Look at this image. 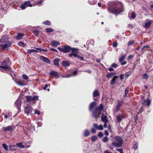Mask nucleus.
<instances>
[{
  "mask_svg": "<svg viewBox=\"0 0 153 153\" xmlns=\"http://www.w3.org/2000/svg\"><path fill=\"white\" fill-rule=\"evenodd\" d=\"M108 5V11L116 15L124 11L123 4L120 2H109Z\"/></svg>",
  "mask_w": 153,
  "mask_h": 153,
  "instance_id": "nucleus-1",
  "label": "nucleus"
},
{
  "mask_svg": "<svg viewBox=\"0 0 153 153\" xmlns=\"http://www.w3.org/2000/svg\"><path fill=\"white\" fill-rule=\"evenodd\" d=\"M123 140L119 136H116L114 137V141L112 143V145L115 147H120L122 145Z\"/></svg>",
  "mask_w": 153,
  "mask_h": 153,
  "instance_id": "nucleus-2",
  "label": "nucleus"
},
{
  "mask_svg": "<svg viewBox=\"0 0 153 153\" xmlns=\"http://www.w3.org/2000/svg\"><path fill=\"white\" fill-rule=\"evenodd\" d=\"M103 109V106L102 104H100L98 107L95 108V110L93 112V117L95 118H98L99 116L101 114Z\"/></svg>",
  "mask_w": 153,
  "mask_h": 153,
  "instance_id": "nucleus-3",
  "label": "nucleus"
},
{
  "mask_svg": "<svg viewBox=\"0 0 153 153\" xmlns=\"http://www.w3.org/2000/svg\"><path fill=\"white\" fill-rule=\"evenodd\" d=\"M11 64L9 59L4 60L1 64V65L0 66V68H1L5 69L7 71L10 70L11 68L9 65Z\"/></svg>",
  "mask_w": 153,
  "mask_h": 153,
  "instance_id": "nucleus-4",
  "label": "nucleus"
},
{
  "mask_svg": "<svg viewBox=\"0 0 153 153\" xmlns=\"http://www.w3.org/2000/svg\"><path fill=\"white\" fill-rule=\"evenodd\" d=\"M103 127L102 125H98L97 123H94L93 125V127L91 129V132L93 134L95 133L96 132V130H102Z\"/></svg>",
  "mask_w": 153,
  "mask_h": 153,
  "instance_id": "nucleus-5",
  "label": "nucleus"
},
{
  "mask_svg": "<svg viewBox=\"0 0 153 153\" xmlns=\"http://www.w3.org/2000/svg\"><path fill=\"white\" fill-rule=\"evenodd\" d=\"M71 47L69 45H65L63 48L58 47L57 49L61 52L64 53H68L71 51Z\"/></svg>",
  "mask_w": 153,
  "mask_h": 153,
  "instance_id": "nucleus-6",
  "label": "nucleus"
},
{
  "mask_svg": "<svg viewBox=\"0 0 153 153\" xmlns=\"http://www.w3.org/2000/svg\"><path fill=\"white\" fill-rule=\"evenodd\" d=\"M15 127L13 126H8L7 127H3L2 130L4 131H9L11 132L15 130Z\"/></svg>",
  "mask_w": 153,
  "mask_h": 153,
  "instance_id": "nucleus-7",
  "label": "nucleus"
},
{
  "mask_svg": "<svg viewBox=\"0 0 153 153\" xmlns=\"http://www.w3.org/2000/svg\"><path fill=\"white\" fill-rule=\"evenodd\" d=\"M5 43L4 44H0V48L4 50L10 47L12 44L11 42L10 41H8Z\"/></svg>",
  "mask_w": 153,
  "mask_h": 153,
  "instance_id": "nucleus-8",
  "label": "nucleus"
},
{
  "mask_svg": "<svg viewBox=\"0 0 153 153\" xmlns=\"http://www.w3.org/2000/svg\"><path fill=\"white\" fill-rule=\"evenodd\" d=\"M33 108L30 106H27L25 107L24 109L25 113L28 115L29 114H31L33 111Z\"/></svg>",
  "mask_w": 153,
  "mask_h": 153,
  "instance_id": "nucleus-9",
  "label": "nucleus"
},
{
  "mask_svg": "<svg viewBox=\"0 0 153 153\" xmlns=\"http://www.w3.org/2000/svg\"><path fill=\"white\" fill-rule=\"evenodd\" d=\"M125 117V115L124 114H119L117 117L116 122L117 123H119L121 120Z\"/></svg>",
  "mask_w": 153,
  "mask_h": 153,
  "instance_id": "nucleus-10",
  "label": "nucleus"
},
{
  "mask_svg": "<svg viewBox=\"0 0 153 153\" xmlns=\"http://www.w3.org/2000/svg\"><path fill=\"white\" fill-rule=\"evenodd\" d=\"M15 105L17 108L18 112L20 111V106L21 105V101L20 99H18L15 103Z\"/></svg>",
  "mask_w": 153,
  "mask_h": 153,
  "instance_id": "nucleus-11",
  "label": "nucleus"
},
{
  "mask_svg": "<svg viewBox=\"0 0 153 153\" xmlns=\"http://www.w3.org/2000/svg\"><path fill=\"white\" fill-rule=\"evenodd\" d=\"M107 117L106 116V128L107 127V130H106V136H108V132H111L112 131V130L111 129V126H110L109 125L107 127L106 123L108 122V120L107 119Z\"/></svg>",
  "mask_w": 153,
  "mask_h": 153,
  "instance_id": "nucleus-12",
  "label": "nucleus"
},
{
  "mask_svg": "<svg viewBox=\"0 0 153 153\" xmlns=\"http://www.w3.org/2000/svg\"><path fill=\"white\" fill-rule=\"evenodd\" d=\"M123 105V102L121 100H119L118 101V103L116 106V108L115 110V111L117 112L119 109Z\"/></svg>",
  "mask_w": 153,
  "mask_h": 153,
  "instance_id": "nucleus-13",
  "label": "nucleus"
},
{
  "mask_svg": "<svg viewBox=\"0 0 153 153\" xmlns=\"http://www.w3.org/2000/svg\"><path fill=\"white\" fill-rule=\"evenodd\" d=\"M40 59L41 60L47 63L50 64L51 62V61L49 59L44 56H40Z\"/></svg>",
  "mask_w": 153,
  "mask_h": 153,
  "instance_id": "nucleus-14",
  "label": "nucleus"
},
{
  "mask_svg": "<svg viewBox=\"0 0 153 153\" xmlns=\"http://www.w3.org/2000/svg\"><path fill=\"white\" fill-rule=\"evenodd\" d=\"M146 22L145 23L144 25H143L144 27L146 28H147L149 27L151 24L152 23V20H149L148 19H147L146 20Z\"/></svg>",
  "mask_w": 153,
  "mask_h": 153,
  "instance_id": "nucleus-15",
  "label": "nucleus"
},
{
  "mask_svg": "<svg viewBox=\"0 0 153 153\" xmlns=\"http://www.w3.org/2000/svg\"><path fill=\"white\" fill-rule=\"evenodd\" d=\"M51 75L56 78L58 79L59 78L58 73L54 71H51L50 73Z\"/></svg>",
  "mask_w": 153,
  "mask_h": 153,
  "instance_id": "nucleus-16",
  "label": "nucleus"
},
{
  "mask_svg": "<svg viewBox=\"0 0 153 153\" xmlns=\"http://www.w3.org/2000/svg\"><path fill=\"white\" fill-rule=\"evenodd\" d=\"M60 44V43L59 41L53 40L51 42V45L52 46L56 47L57 46V45Z\"/></svg>",
  "mask_w": 153,
  "mask_h": 153,
  "instance_id": "nucleus-17",
  "label": "nucleus"
},
{
  "mask_svg": "<svg viewBox=\"0 0 153 153\" xmlns=\"http://www.w3.org/2000/svg\"><path fill=\"white\" fill-rule=\"evenodd\" d=\"M1 42L5 43L8 42V37L6 36H4L1 37Z\"/></svg>",
  "mask_w": 153,
  "mask_h": 153,
  "instance_id": "nucleus-18",
  "label": "nucleus"
},
{
  "mask_svg": "<svg viewBox=\"0 0 153 153\" xmlns=\"http://www.w3.org/2000/svg\"><path fill=\"white\" fill-rule=\"evenodd\" d=\"M100 95V93L98 91V90H95L94 92L93 93V96L94 97V99L95 100L96 99L95 98V97H97L99 96Z\"/></svg>",
  "mask_w": 153,
  "mask_h": 153,
  "instance_id": "nucleus-19",
  "label": "nucleus"
},
{
  "mask_svg": "<svg viewBox=\"0 0 153 153\" xmlns=\"http://www.w3.org/2000/svg\"><path fill=\"white\" fill-rule=\"evenodd\" d=\"M62 64L64 66H68L70 65V62L67 60L62 61Z\"/></svg>",
  "mask_w": 153,
  "mask_h": 153,
  "instance_id": "nucleus-20",
  "label": "nucleus"
},
{
  "mask_svg": "<svg viewBox=\"0 0 153 153\" xmlns=\"http://www.w3.org/2000/svg\"><path fill=\"white\" fill-rule=\"evenodd\" d=\"M97 103L96 102H93L91 103L89 107V110L90 111H91L94 107L95 106Z\"/></svg>",
  "mask_w": 153,
  "mask_h": 153,
  "instance_id": "nucleus-21",
  "label": "nucleus"
},
{
  "mask_svg": "<svg viewBox=\"0 0 153 153\" xmlns=\"http://www.w3.org/2000/svg\"><path fill=\"white\" fill-rule=\"evenodd\" d=\"M151 101L149 99H147L146 100H145L143 104L144 105H147L148 106H149L151 103Z\"/></svg>",
  "mask_w": 153,
  "mask_h": 153,
  "instance_id": "nucleus-22",
  "label": "nucleus"
},
{
  "mask_svg": "<svg viewBox=\"0 0 153 153\" xmlns=\"http://www.w3.org/2000/svg\"><path fill=\"white\" fill-rule=\"evenodd\" d=\"M71 51L73 53H77L79 50L77 48L71 47Z\"/></svg>",
  "mask_w": 153,
  "mask_h": 153,
  "instance_id": "nucleus-23",
  "label": "nucleus"
},
{
  "mask_svg": "<svg viewBox=\"0 0 153 153\" xmlns=\"http://www.w3.org/2000/svg\"><path fill=\"white\" fill-rule=\"evenodd\" d=\"M15 81L17 84L20 86H25L26 85L25 84L23 83L21 81H17L15 80Z\"/></svg>",
  "mask_w": 153,
  "mask_h": 153,
  "instance_id": "nucleus-24",
  "label": "nucleus"
},
{
  "mask_svg": "<svg viewBox=\"0 0 153 153\" xmlns=\"http://www.w3.org/2000/svg\"><path fill=\"white\" fill-rule=\"evenodd\" d=\"M24 36V35L21 33H18L17 36L16 37V39L17 40H19L22 37Z\"/></svg>",
  "mask_w": 153,
  "mask_h": 153,
  "instance_id": "nucleus-25",
  "label": "nucleus"
},
{
  "mask_svg": "<svg viewBox=\"0 0 153 153\" xmlns=\"http://www.w3.org/2000/svg\"><path fill=\"white\" fill-rule=\"evenodd\" d=\"M16 145L18 147L21 149H23L25 148L24 146L23 145V143H17L16 144Z\"/></svg>",
  "mask_w": 153,
  "mask_h": 153,
  "instance_id": "nucleus-26",
  "label": "nucleus"
},
{
  "mask_svg": "<svg viewBox=\"0 0 153 153\" xmlns=\"http://www.w3.org/2000/svg\"><path fill=\"white\" fill-rule=\"evenodd\" d=\"M102 121L104 123V126L105 127V115H104V114L102 113L101 117Z\"/></svg>",
  "mask_w": 153,
  "mask_h": 153,
  "instance_id": "nucleus-27",
  "label": "nucleus"
},
{
  "mask_svg": "<svg viewBox=\"0 0 153 153\" xmlns=\"http://www.w3.org/2000/svg\"><path fill=\"white\" fill-rule=\"evenodd\" d=\"M90 134V132L88 130H85L84 131V136L87 137Z\"/></svg>",
  "mask_w": 153,
  "mask_h": 153,
  "instance_id": "nucleus-28",
  "label": "nucleus"
},
{
  "mask_svg": "<svg viewBox=\"0 0 153 153\" xmlns=\"http://www.w3.org/2000/svg\"><path fill=\"white\" fill-rule=\"evenodd\" d=\"M60 60L59 59H56L54 60V64L55 66H58L59 65V62Z\"/></svg>",
  "mask_w": 153,
  "mask_h": 153,
  "instance_id": "nucleus-29",
  "label": "nucleus"
},
{
  "mask_svg": "<svg viewBox=\"0 0 153 153\" xmlns=\"http://www.w3.org/2000/svg\"><path fill=\"white\" fill-rule=\"evenodd\" d=\"M9 149L10 151H15L16 150V146L13 145H10L9 147Z\"/></svg>",
  "mask_w": 153,
  "mask_h": 153,
  "instance_id": "nucleus-30",
  "label": "nucleus"
},
{
  "mask_svg": "<svg viewBox=\"0 0 153 153\" xmlns=\"http://www.w3.org/2000/svg\"><path fill=\"white\" fill-rule=\"evenodd\" d=\"M27 52L28 53H30L32 52H39V51L35 49H29L28 50Z\"/></svg>",
  "mask_w": 153,
  "mask_h": 153,
  "instance_id": "nucleus-31",
  "label": "nucleus"
},
{
  "mask_svg": "<svg viewBox=\"0 0 153 153\" xmlns=\"http://www.w3.org/2000/svg\"><path fill=\"white\" fill-rule=\"evenodd\" d=\"M72 76V75H71V74H64L62 75H61V76L62 78H69V77H70Z\"/></svg>",
  "mask_w": 153,
  "mask_h": 153,
  "instance_id": "nucleus-32",
  "label": "nucleus"
},
{
  "mask_svg": "<svg viewBox=\"0 0 153 153\" xmlns=\"http://www.w3.org/2000/svg\"><path fill=\"white\" fill-rule=\"evenodd\" d=\"M42 24L46 25H49L51 24V22L50 21H45L42 22Z\"/></svg>",
  "mask_w": 153,
  "mask_h": 153,
  "instance_id": "nucleus-33",
  "label": "nucleus"
},
{
  "mask_svg": "<svg viewBox=\"0 0 153 153\" xmlns=\"http://www.w3.org/2000/svg\"><path fill=\"white\" fill-rule=\"evenodd\" d=\"M2 145L3 148L5 150L7 151H9L8 146L6 143H3L2 144Z\"/></svg>",
  "mask_w": 153,
  "mask_h": 153,
  "instance_id": "nucleus-34",
  "label": "nucleus"
},
{
  "mask_svg": "<svg viewBox=\"0 0 153 153\" xmlns=\"http://www.w3.org/2000/svg\"><path fill=\"white\" fill-rule=\"evenodd\" d=\"M97 137L96 135H93L91 137V140L92 142H94L97 140Z\"/></svg>",
  "mask_w": 153,
  "mask_h": 153,
  "instance_id": "nucleus-35",
  "label": "nucleus"
},
{
  "mask_svg": "<svg viewBox=\"0 0 153 153\" xmlns=\"http://www.w3.org/2000/svg\"><path fill=\"white\" fill-rule=\"evenodd\" d=\"M26 100L28 102H31L32 100V96H27L26 98Z\"/></svg>",
  "mask_w": 153,
  "mask_h": 153,
  "instance_id": "nucleus-36",
  "label": "nucleus"
},
{
  "mask_svg": "<svg viewBox=\"0 0 153 153\" xmlns=\"http://www.w3.org/2000/svg\"><path fill=\"white\" fill-rule=\"evenodd\" d=\"M25 4L26 7H31L32 5L31 4L29 1H27L24 2Z\"/></svg>",
  "mask_w": 153,
  "mask_h": 153,
  "instance_id": "nucleus-37",
  "label": "nucleus"
},
{
  "mask_svg": "<svg viewBox=\"0 0 153 153\" xmlns=\"http://www.w3.org/2000/svg\"><path fill=\"white\" fill-rule=\"evenodd\" d=\"M35 48L36 50L39 51H39V52H42V51H48L47 50V49H44L40 48Z\"/></svg>",
  "mask_w": 153,
  "mask_h": 153,
  "instance_id": "nucleus-38",
  "label": "nucleus"
},
{
  "mask_svg": "<svg viewBox=\"0 0 153 153\" xmlns=\"http://www.w3.org/2000/svg\"><path fill=\"white\" fill-rule=\"evenodd\" d=\"M35 48L36 50L39 51H39V52H42V51H48L47 50V49H44L40 48Z\"/></svg>",
  "mask_w": 153,
  "mask_h": 153,
  "instance_id": "nucleus-39",
  "label": "nucleus"
},
{
  "mask_svg": "<svg viewBox=\"0 0 153 153\" xmlns=\"http://www.w3.org/2000/svg\"><path fill=\"white\" fill-rule=\"evenodd\" d=\"M135 43L134 40H132L129 41L127 45L128 46H130V45H133Z\"/></svg>",
  "mask_w": 153,
  "mask_h": 153,
  "instance_id": "nucleus-40",
  "label": "nucleus"
},
{
  "mask_svg": "<svg viewBox=\"0 0 153 153\" xmlns=\"http://www.w3.org/2000/svg\"><path fill=\"white\" fill-rule=\"evenodd\" d=\"M118 78V77H114V78L112 79L111 81V85H113L116 82V79Z\"/></svg>",
  "mask_w": 153,
  "mask_h": 153,
  "instance_id": "nucleus-41",
  "label": "nucleus"
},
{
  "mask_svg": "<svg viewBox=\"0 0 153 153\" xmlns=\"http://www.w3.org/2000/svg\"><path fill=\"white\" fill-rule=\"evenodd\" d=\"M43 0H40L39 1L37 2L36 3V4L37 5L39 6H40L42 5V4L43 2Z\"/></svg>",
  "mask_w": 153,
  "mask_h": 153,
  "instance_id": "nucleus-42",
  "label": "nucleus"
},
{
  "mask_svg": "<svg viewBox=\"0 0 153 153\" xmlns=\"http://www.w3.org/2000/svg\"><path fill=\"white\" fill-rule=\"evenodd\" d=\"M129 90V87H127L126 88L125 90V96L126 97L128 93V92Z\"/></svg>",
  "mask_w": 153,
  "mask_h": 153,
  "instance_id": "nucleus-43",
  "label": "nucleus"
},
{
  "mask_svg": "<svg viewBox=\"0 0 153 153\" xmlns=\"http://www.w3.org/2000/svg\"><path fill=\"white\" fill-rule=\"evenodd\" d=\"M126 57L124 55L122 56L119 59V61L120 62H123L125 59Z\"/></svg>",
  "mask_w": 153,
  "mask_h": 153,
  "instance_id": "nucleus-44",
  "label": "nucleus"
},
{
  "mask_svg": "<svg viewBox=\"0 0 153 153\" xmlns=\"http://www.w3.org/2000/svg\"><path fill=\"white\" fill-rule=\"evenodd\" d=\"M33 32L35 36H37L39 33V31L37 30H33Z\"/></svg>",
  "mask_w": 153,
  "mask_h": 153,
  "instance_id": "nucleus-45",
  "label": "nucleus"
},
{
  "mask_svg": "<svg viewBox=\"0 0 153 153\" xmlns=\"http://www.w3.org/2000/svg\"><path fill=\"white\" fill-rule=\"evenodd\" d=\"M46 32L48 33H50L53 31V29L51 28H48L46 29Z\"/></svg>",
  "mask_w": 153,
  "mask_h": 153,
  "instance_id": "nucleus-46",
  "label": "nucleus"
},
{
  "mask_svg": "<svg viewBox=\"0 0 153 153\" xmlns=\"http://www.w3.org/2000/svg\"><path fill=\"white\" fill-rule=\"evenodd\" d=\"M39 96H34L33 97H32V100L33 101H36L38 100Z\"/></svg>",
  "mask_w": 153,
  "mask_h": 153,
  "instance_id": "nucleus-47",
  "label": "nucleus"
},
{
  "mask_svg": "<svg viewBox=\"0 0 153 153\" xmlns=\"http://www.w3.org/2000/svg\"><path fill=\"white\" fill-rule=\"evenodd\" d=\"M138 147V144L137 143H136L134 145L133 148L135 150H136L137 149Z\"/></svg>",
  "mask_w": 153,
  "mask_h": 153,
  "instance_id": "nucleus-48",
  "label": "nucleus"
},
{
  "mask_svg": "<svg viewBox=\"0 0 153 153\" xmlns=\"http://www.w3.org/2000/svg\"><path fill=\"white\" fill-rule=\"evenodd\" d=\"M114 74L112 73H110L109 74H107L106 75V76L108 78H110V77L112 76H113L114 75Z\"/></svg>",
  "mask_w": 153,
  "mask_h": 153,
  "instance_id": "nucleus-49",
  "label": "nucleus"
},
{
  "mask_svg": "<svg viewBox=\"0 0 153 153\" xmlns=\"http://www.w3.org/2000/svg\"><path fill=\"white\" fill-rule=\"evenodd\" d=\"M103 134L102 132H99L98 134V136L100 138L102 137L103 136Z\"/></svg>",
  "mask_w": 153,
  "mask_h": 153,
  "instance_id": "nucleus-50",
  "label": "nucleus"
},
{
  "mask_svg": "<svg viewBox=\"0 0 153 153\" xmlns=\"http://www.w3.org/2000/svg\"><path fill=\"white\" fill-rule=\"evenodd\" d=\"M143 78L145 79H146L148 78V75L147 74L145 73L143 74Z\"/></svg>",
  "mask_w": 153,
  "mask_h": 153,
  "instance_id": "nucleus-51",
  "label": "nucleus"
},
{
  "mask_svg": "<svg viewBox=\"0 0 153 153\" xmlns=\"http://www.w3.org/2000/svg\"><path fill=\"white\" fill-rule=\"evenodd\" d=\"M26 7L25 5V3L24 4L21 5L20 6V8L22 10H24Z\"/></svg>",
  "mask_w": 153,
  "mask_h": 153,
  "instance_id": "nucleus-52",
  "label": "nucleus"
},
{
  "mask_svg": "<svg viewBox=\"0 0 153 153\" xmlns=\"http://www.w3.org/2000/svg\"><path fill=\"white\" fill-rule=\"evenodd\" d=\"M22 76V77L25 80H27L28 79V76L25 74H23Z\"/></svg>",
  "mask_w": 153,
  "mask_h": 153,
  "instance_id": "nucleus-53",
  "label": "nucleus"
},
{
  "mask_svg": "<svg viewBox=\"0 0 153 153\" xmlns=\"http://www.w3.org/2000/svg\"><path fill=\"white\" fill-rule=\"evenodd\" d=\"M18 45L19 46H21L24 47L25 45L22 42H19L18 43Z\"/></svg>",
  "mask_w": 153,
  "mask_h": 153,
  "instance_id": "nucleus-54",
  "label": "nucleus"
},
{
  "mask_svg": "<svg viewBox=\"0 0 153 153\" xmlns=\"http://www.w3.org/2000/svg\"><path fill=\"white\" fill-rule=\"evenodd\" d=\"M136 16V15L134 13H132L131 14V17L132 18L134 19V18Z\"/></svg>",
  "mask_w": 153,
  "mask_h": 153,
  "instance_id": "nucleus-55",
  "label": "nucleus"
},
{
  "mask_svg": "<svg viewBox=\"0 0 153 153\" xmlns=\"http://www.w3.org/2000/svg\"><path fill=\"white\" fill-rule=\"evenodd\" d=\"M34 114H37L38 115H39L40 114V112L38 110H36L35 111Z\"/></svg>",
  "mask_w": 153,
  "mask_h": 153,
  "instance_id": "nucleus-56",
  "label": "nucleus"
},
{
  "mask_svg": "<svg viewBox=\"0 0 153 153\" xmlns=\"http://www.w3.org/2000/svg\"><path fill=\"white\" fill-rule=\"evenodd\" d=\"M117 64H116V63H113L111 65V66L112 67H113V68H116L117 67Z\"/></svg>",
  "mask_w": 153,
  "mask_h": 153,
  "instance_id": "nucleus-57",
  "label": "nucleus"
},
{
  "mask_svg": "<svg viewBox=\"0 0 153 153\" xmlns=\"http://www.w3.org/2000/svg\"><path fill=\"white\" fill-rule=\"evenodd\" d=\"M116 150L119 152L120 153H123V149H117Z\"/></svg>",
  "mask_w": 153,
  "mask_h": 153,
  "instance_id": "nucleus-58",
  "label": "nucleus"
},
{
  "mask_svg": "<svg viewBox=\"0 0 153 153\" xmlns=\"http://www.w3.org/2000/svg\"><path fill=\"white\" fill-rule=\"evenodd\" d=\"M146 48H149V46L148 45H146V46H145L142 49V51L144 50L145 51H146Z\"/></svg>",
  "mask_w": 153,
  "mask_h": 153,
  "instance_id": "nucleus-59",
  "label": "nucleus"
},
{
  "mask_svg": "<svg viewBox=\"0 0 153 153\" xmlns=\"http://www.w3.org/2000/svg\"><path fill=\"white\" fill-rule=\"evenodd\" d=\"M134 57V56L133 55H129L128 57V59H132V58L133 57Z\"/></svg>",
  "mask_w": 153,
  "mask_h": 153,
  "instance_id": "nucleus-60",
  "label": "nucleus"
},
{
  "mask_svg": "<svg viewBox=\"0 0 153 153\" xmlns=\"http://www.w3.org/2000/svg\"><path fill=\"white\" fill-rule=\"evenodd\" d=\"M117 42H114L113 44V46L114 47H116L117 46Z\"/></svg>",
  "mask_w": 153,
  "mask_h": 153,
  "instance_id": "nucleus-61",
  "label": "nucleus"
},
{
  "mask_svg": "<svg viewBox=\"0 0 153 153\" xmlns=\"http://www.w3.org/2000/svg\"><path fill=\"white\" fill-rule=\"evenodd\" d=\"M84 71L86 72H87L89 73H91V70L89 69H88L86 70L85 71Z\"/></svg>",
  "mask_w": 153,
  "mask_h": 153,
  "instance_id": "nucleus-62",
  "label": "nucleus"
},
{
  "mask_svg": "<svg viewBox=\"0 0 153 153\" xmlns=\"http://www.w3.org/2000/svg\"><path fill=\"white\" fill-rule=\"evenodd\" d=\"M120 79L121 80H122L124 78V75L122 74H121L120 76Z\"/></svg>",
  "mask_w": 153,
  "mask_h": 153,
  "instance_id": "nucleus-63",
  "label": "nucleus"
},
{
  "mask_svg": "<svg viewBox=\"0 0 153 153\" xmlns=\"http://www.w3.org/2000/svg\"><path fill=\"white\" fill-rule=\"evenodd\" d=\"M50 50L52 51H53L58 52V51L56 50L55 49L53 48H51L50 49Z\"/></svg>",
  "mask_w": 153,
  "mask_h": 153,
  "instance_id": "nucleus-64",
  "label": "nucleus"
}]
</instances>
